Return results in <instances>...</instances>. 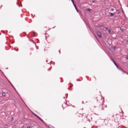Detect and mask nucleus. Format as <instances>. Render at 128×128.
I'll return each mask as SVG.
<instances>
[{
  "label": "nucleus",
  "mask_w": 128,
  "mask_h": 128,
  "mask_svg": "<svg viewBox=\"0 0 128 128\" xmlns=\"http://www.w3.org/2000/svg\"><path fill=\"white\" fill-rule=\"evenodd\" d=\"M96 34L100 38H102V33L100 32L97 31L96 32Z\"/></svg>",
  "instance_id": "obj_1"
},
{
  "label": "nucleus",
  "mask_w": 128,
  "mask_h": 128,
  "mask_svg": "<svg viewBox=\"0 0 128 128\" xmlns=\"http://www.w3.org/2000/svg\"><path fill=\"white\" fill-rule=\"evenodd\" d=\"M34 116H36L38 118V120H40L41 122H43L44 121L42 120V118H40L38 116V115L34 114Z\"/></svg>",
  "instance_id": "obj_2"
},
{
  "label": "nucleus",
  "mask_w": 128,
  "mask_h": 128,
  "mask_svg": "<svg viewBox=\"0 0 128 128\" xmlns=\"http://www.w3.org/2000/svg\"><path fill=\"white\" fill-rule=\"evenodd\" d=\"M72 0V2L74 6L75 7L76 10H77L78 12V9H76V5L74 4V0Z\"/></svg>",
  "instance_id": "obj_3"
},
{
  "label": "nucleus",
  "mask_w": 128,
  "mask_h": 128,
  "mask_svg": "<svg viewBox=\"0 0 128 128\" xmlns=\"http://www.w3.org/2000/svg\"><path fill=\"white\" fill-rule=\"evenodd\" d=\"M87 10H88V12H92V10L90 9V8L87 9Z\"/></svg>",
  "instance_id": "obj_4"
},
{
  "label": "nucleus",
  "mask_w": 128,
  "mask_h": 128,
  "mask_svg": "<svg viewBox=\"0 0 128 128\" xmlns=\"http://www.w3.org/2000/svg\"><path fill=\"white\" fill-rule=\"evenodd\" d=\"M110 16H114V13H110Z\"/></svg>",
  "instance_id": "obj_5"
},
{
  "label": "nucleus",
  "mask_w": 128,
  "mask_h": 128,
  "mask_svg": "<svg viewBox=\"0 0 128 128\" xmlns=\"http://www.w3.org/2000/svg\"><path fill=\"white\" fill-rule=\"evenodd\" d=\"M113 62H114V64L116 65V68H118V66L116 64V62H114V61H113Z\"/></svg>",
  "instance_id": "obj_6"
},
{
  "label": "nucleus",
  "mask_w": 128,
  "mask_h": 128,
  "mask_svg": "<svg viewBox=\"0 0 128 128\" xmlns=\"http://www.w3.org/2000/svg\"><path fill=\"white\" fill-rule=\"evenodd\" d=\"M2 96H6V93H4V92L2 93Z\"/></svg>",
  "instance_id": "obj_7"
},
{
  "label": "nucleus",
  "mask_w": 128,
  "mask_h": 128,
  "mask_svg": "<svg viewBox=\"0 0 128 128\" xmlns=\"http://www.w3.org/2000/svg\"><path fill=\"white\" fill-rule=\"evenodd\" d=\"M4 126L5 128H8V125L6 124Z\"/></svg>",
  "instance_id": "obj_8"
},
{
  "label": "nucleus",
  "mask_w": 128,
  "mask_h": 128,
  "mask_svg": "<svg viewBox=\"0 0 128 128\" xmlns=\"http://www.w3.org/2000/svg\"><path fill=\"white\" fill-rule=\"evenodd\" d=\"M110 12H114V8H110Z\"/></svg>",
  "instance_id": "obj_9"
},
{
  "label": "nucleus",
  "mask_w": 128,
  "mask_h": 128,
  "mask_svg": "<svg viewBox=\"0 0 128 128\" xmlns=\"http://www.w3.org/2000/svg\"><path fill=\"white\" fill-rule=\"evenodd\" d=\"M118 70H122V68L118 66V68H117Z\"/></svg>",
  "instance_id": "obj_10"
},
{
  "label": "nucleus",
  "mask_w": 128,
  "mask_h": 128,
  "mask_svg": "<svg viewBox=\"0 0 128 128\" xmlns=\"http://www.w3.org/2000/svg\"><path fill=\"white\" fill-rule=\"evenodd\" d=\"M112 30H108V32H109V34H110Z\"/></svg>",
  "instance_id": "obj_11"
},
{
  "label": "nucleus",
  "mask_w": 128,
  "mask_h": 128,
  "mask_svg": "<svg viewBox=\"0 0 128 128\" xmlns=\"http://www.w3.org/2000/svg\"><path fill=\"white\" fill-rule=\"evenodd\" d=\"M36 50H38V46H36Z\"/></svg>",
  "instance_id": "obj_12"
},
{
  "label": "nucleus",
  "mask_w": 128,
  "mask_h": 128,
  "mask_svg": "<svg viewBox=\"0 0 128 128\" xmlns=\"http://www.w3.org/2000/svg\"><path fill=\"white\" fill-rule=\"evenodd\" d=\"M10 84H11V86H12V87L14 88V85H12V83H10Z\"/></svg>",
  "instance_id": "obj_13"
},
{
  "label": "nucleus",
  "mask_w": 128,
  "mask_h": 128,
  "mask_svg": "<svg viewBox=\"0 0 128 128\" xmlns=\"http://www.w3.org/2000/svg\"><path fill=\"white\" fill-rule=\"evenodd\" d=\"M27 128H30V126H28Z\"/></svg>",
  "instance_id": "obj_14"
},
{
  "label": "nucleus",
  "mask_w": 128,
  "mask_h": 128,
  "mask_svg": "<svg viewBox=\"0 0 128 128\" xmlns=\"http://www.w3.org/2000/svg\"><path fill=\"white\" fill-rule=\"evenodd\" d=\"M12 120H14V118H12Z\"/></svg>",
  "instance_id": "obj_15"
},
{
  "label": "nucleus",
  "mask_w": 128,
  "mask_h": 128,
  "mask_svg": "<svg viewBox=\"0 0 128 128\" xmlns=\"http://www.w3.org/2000/svg\"><path fill=\"white\" fill-rule=\"evenodd\" d=\"M50 69H51V68H49V69H48V70H50Z\"/></svg>",
  "instance_id": "obj_16"
},
{
  "label": "nucleus",
  "mask_w": 128,
  "mask_h": 128,
  "mask_svg": "<svg viewBox=\"0 0 128 128\" xmlns=\"http://www.w3.org/2000/svg\"><path fill=\"white\" fill-rule=\"evenodd\" d=\"M126 58H127V60H128V56H127Z\"/></svg>",
  "instance_id": "obj_17"
},
{
  "label": "nucleus",
  "mask_w": 128,
  "mask_h": 128,
  "mask_svg": "<svg viewBox=\"0 0 128 128\" xmlns=\"http://www.w3.org/2000/svg\"><path fill=\"white\" fill-rule=\"evenodd\" d=\"M9 82H10V84H12V83L10 82V81H9Z\"/></svg>",
  "instance_id": "obj_18"
},
{
  "label": "nucleus",
  "mask_w": 128,
  "mask_h": 128,
  "mask_svg": "<svg viewBox=\"0 0 128 128\" xmlns=\"http://www.w3.org/2000/svg\"><path fill=\"white\" fill-rule=\"evenodd\" d=\"M9 82H10V84H12V83L10 82V81H9Z\"/></svg>",
  "instance_id": "obj_19"
},
{
  "label": "nucleus",
  "mask_w": 128,
  "mask_h": 128,
  "mask_svg": "<svg viewBox=\"0 0 128 128\" xmlns=\"http://www.w3.org/2000/svg\"><path fill=\"white\" fill-rule=\"evenodd\" d=\"M106 30H108V28H106Z\"/></svg>",
  "instance_id": "obj_20"
},
{
  "label": "nucleus",
  "mask_w": 128,
  "mask_h": 128,
  "mask_svg": "<svg viewBox=\"0 0 128 128\" xmlns=\"http://www.w3.org/2000/svg\"><path fill=\"white\" fill-rule=\"evenodd\" d=\"M92 2H94V1H92Z\"/></svg>",
  "instance_id": "obj_21"
},
{
  "label": "nucleus",
  "mask_w": 128,
  "mask_h": 128,
  "mask_svg": "<svg viewBox=\"0 0 128 128\" xmlns=\"http://www.w3.org/2000/svg\"><path fill=\"white\" fill-rule=\"evenodd\" d=\"M127 42H128V40H127Z\"/></svg>",
  "instance_id": "obj_22"
}]
</instances>
